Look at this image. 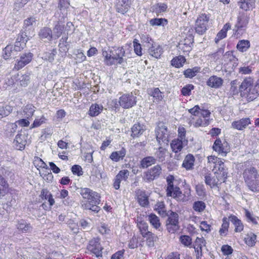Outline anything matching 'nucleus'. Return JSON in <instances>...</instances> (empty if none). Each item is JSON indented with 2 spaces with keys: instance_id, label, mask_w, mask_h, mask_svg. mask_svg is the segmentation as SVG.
<instances>
[{
  "instance_id": "obj_39",
  "label": "nucleus",
  "mask_w": 259,
  "mask_h": 259,
  "mask_svg": "<svg viewBox=\"0 0 259 259\" xmlns=\"http://www.w3.org/2000/svg\"><path fill=\"white\" fill-rule=\"evenodd\" d=\"M155 209L158 211L159 214L162 217H165L167 215V213L165 210V205L162 201L158 202L155 205Z\"/></svg>"
},
{
  "instance_id": "obj_63",
  "label": "nucleus",
  "mask_w": 259,
  "mask_h": 259,
  "mask_svg": "<svg viewBox=\"0 0 259 259\" xmlns=\"http://www.w3.org/2000/svg\"><path fill=\"white\" fill-rule=\"evenodd\" d=\"M130 172L127 169H123L120 170L118 174L116 175L121 181H126L129 176Z\"/></svg>"
},
{
  "instance_id": "obj_53",
  "label": "nucleus",
  "mask_w": 259,
  "mask_h": 259,
  "mask_svg": "<svg viewBox=\"0 0 259 259\" xmlns=\"http://www.w3.org/2000/svg\"><path fill=\"white\" fill-rule=\"evenodd\" d=\"M205 204L202 201H197L194 203L193 208L196 211L198 212L202 211L205 208Z\"/></svg>"
},
{
  "instance_id": "obj_21",
  "label": "nucleus",
  "mask_w": 259,
  "mask_h": 259,
  "mask_svg": "<svg viewBox=\"0 0 259 259\" xmlns=\"http://www.w3.org/2000/svg\"><path fill=\"white\" fill-rule=\"evenodd\" d=\"M255 0H240L238 2L240 8L247 11L252 10L255 7Z\"/></svg>"
},
{
  "instance_id": "obj_1",
  "label": "nucleus",
  "mask_w": 259,
  "mask_h": 259,
  "mask_svg": "<svg viewBox=\"0 0 259 259\" xmlns=\"http://www.w3.org/2000/svg\"><path fill=\"white\" fill-rule=\"evenodd\" d=\"M242 175L247 187L253 192H259V174L257 168L248 161L242 165Z\"/></svg>"
},
{
  "instance_id": "obj_44",
  "label": "nucleus",
  "mask_w": 259,
  "mask_h": 259,
  "mask_svg": "<svg viewBox=\"0 0 259 259\" xmlns=\"http://www.w3.org/2000/svg\"><path fill=\"white\" fill-rule=\"evenodd\" d=\"M245 216L248 222H251L254 225H257L258 217H255L253 214L247 209H245Z\"/></svg>"
},
{
  "instance_id": "obj_10",
  "label": "nucleus",
  "mask_w": 259,
  "mask_h": 259,
  "mask_svg": "<svg viewBox=\"0 0 259 259\" xmlns=\"http://www.w3.org/2000/svg\"><path fill=\"white\" fill-rule=\"evenodd\" d=\"M161 173V167L157 164L145 172V179L147 182H150L159 177Z\"/></svg>"
},
{
  "instance_id": "obj_23",
  "label": "nucleus",
  "mask_w": 259,
  "mask_h": 259,
  "mask_svg": "<svg viewBox=\"0 0 259 259\" xmlns=\"http://www.w3.org/2000/svg\"><path fill=\"white\" fill-rule=\"evenodd\" d=\"M64 30V25L58 21L52 30L53 38L57 39L60 37Z\"/></svg>"
},
{
  "instance_id": "obj_64",
  "label": "nucleus",
  "mask_w": 259,
  "mask_h": 259,
  "mask_svg": "<svg viewBox=\"0 0 259 259\" xmlns=\"http://www.w3.org/2000/svg\"><path fill=\"white\" fill-rule=\"evenodd\" d=\"M71 171L74 175L80 176L83 175L82 169L79 165H74L71 167Z\"/></svg>"
},
{
  "instance_id": "obj_7",
  "label": "nucleus",
  "mask_w": 259,
  "mask_h": 259,
  "mask_svg": "<svg viewBox=\"0 0 259 259\" xmlns=\"http://www.w3.org/2000/svg\"><path fill=\"white\" fill-rule=\"evenodd\" d=\"M156 135L157 140L160 144L161 141L162 143L167 144L168 142V133L167 127L162 122H159L156 129Z\"/></svg>"
},
{
  "instance_id": "obj_22",
  "label": "nucleus",
  "mask_w": 259,
  "mask_h": 259,
  "mask_svg": "<svg viewBox=\"0 0 259 259\" xmlns=\"http://www.w3.org/2000/svg\"><path fill=\"white\" fill-rule=\"evenodd\" d=\"M230 222L234 225L236 232H241L243 231L244 226L241 221L234 215H230Z\"/></svg>"
},
{
  "instance_id": "obj_48",
  "label": "nucleus",
  "mask_w": 259,
  "mask_h": 259,
  "mask_svg": "<svg viewBox=\"0 0 259 259\" xmlns=\"http://www.w3.org/2000/svg\"><path fill=\"white\" fill-rule=\"evenodd\" d=\"M137 226L140 230L142 235H144V234H147V232H150L148 230V224L143 221L139 222L137 223Z\"/></svg>"
},
{
  "instance_id": "obj_34",
  "label": "nucleus",
  "mask_w": 259,
  "mask_h": 259,
  "mask_svg": "<svg viewBox=\"0 0 259 259\" xmlns=\"http://www.w3.org/2000/svg\"><path fill=\"white\" fill-rule=\"evenodd\" d=\"M39 35L41 38H47L49 40L53 38L52 30L48 27L41 29L39 32Z\"/></svg>"
},
{
  "instance_id": "obj_40",
  "label": "nucleus",
  "mask_w": 259,
  "mask_h": 259,
  "mask_svg": "<svg viewBox=\"0 0 259 259\" xmlns=\"http://www.w3.org/2000/svg\"><path fill=\"white\" fill-rule=\"evenodd\" d=\"M12 111V107L9 105H0V119L9 115Z\"/></svg>"
},
{
  "instance_id": "obj_36",
  "label": "nucleus",
  "mask_w": 259,
  "mask_h": 259,
  "mask_svg": "<svg viewBox=\"0 0 259 259\" xmlns=\"http://www.w3.org/2000/svg\"><path fill=\"white\" fill-rule=\"evenodd\" d=\"M102 105L93 104L90 108L89 114L91 116H96L99 115L103 110Z\"/></svg>"
},
{
  "instance_id": "obj_4",
  "label": "nucleus",
  "mask_w": 259,
  "mask_h": 259,
  "mask_svg": "<svg viewBox=\"0 0 259 259\" xmlns=\"http://www.w3.org/2000/svg\"><path fill=\"white\" fill-rule=\"evenodd\" d=\"M125 50L123 47H118L110 51L109 56L106 57L109 59L107 65L111 66L116 63L121 64L124 61Z\"/></svg>"
},
{
  "instance_id": "obj_17",
  "label": "nucleus",
  "mask_w": 259,
  "mask_h": 259,
  "mask_svg": "<svg viewBox=\"0 0 259 259\" xmlns=\"http://www.w3.org/2000/svg\"><path fill=\"white\" fill-rule=\"evenodd\" d=\"M130 0H117L116 9L118 13H126L130 8Z\"/></svg>"
},
{
  "instance_id": "obj_26",
  "label": "nucleus",
  "mask_w": 259,
  "mask_h": 259,
  "mask_svg": "<svg viewBox=\"0 0 259 259\" xmlns=\"http://www.w3.org/2000/svg\"><path fill=\"white\" fill-rule=\"evenodd\" d=\"M156 162V159L153 156H147L143 158L140 161V167L146 168L154 164Z\"/></svg>"
},
{
  "instance_id": "obj_2",
  "label": "nucleus",
  "mask_w": 259,
  "mask_h": 259,
  "mask_svg": "<svg viewBox=\"0 0 259 259\" xmlns=\"http://www.w3.org/2000/svg\"><path fill=\"white\" fill-rule=\"evenodd\" d=\"M240 92L248 100H253L259 96V81L257 80L253 84L252 78L246 77L240 85Z\"/></svg>"
},
{
  "instance_id": "obj_14",
  "label": "nucleus",
  "mask_w": 259,
  "mask_h": 259,
  "mask_svg": "<svg viewBox=\"0 0 259 259\" xmlns=\"http://www.w3.org/2000/svg\"><path fill=\"white\" fill-rule=\"evenodd\" d=\"M250 17L246 13H240L237 17V22L235 26L234 30L237 32L240 30H244L247 25Z\"/></svg>"
},
{
  "instance_id": "obj_45",
  "label": "nucleus",
  "mask_w": 259,
  "mask_h": 259,
  "mask_svg": "<svg viewBox=\"0 0 259 259\" xmlns=\"http://www.w3.org/2000/svg\"><path fill=\"white\" fill-rule=\"evenodd\" d=\"M166 149L160 147L155 153L156 158L159 162H163L165 160Z\"/></svg>"
},
{
  "instance_id": "obj_5",
  "label": "nucleus",
  "mask_w": 259,
  "mask_h": 259,
  "mask_svg": "<svg viewBox=\"0 0 259 259\" xmlns=\"http://www.w3.org/2000/svg\"><path fill=\"white\" fill-rule=\"evenodd\" d=\"M166 216L168 217L166 221V229L169 233H175L180 229L179 215L177 212L170 211Z\"/></svg>"
},
{
  "instance_id": "obj_18",
  "label": "nucleus",
  "mask_w": 259,
  "mask_h": 259,
  "mask_svg": "<svg viewBox=\"0 0 259 259\" xmlns=\"http://www.w3.org/2000/svg\"><path fill=\"white\" fill-rule=\"evenodd\" d=\"M250 123V118H243L237 121H234L232 123V126L238 130H244L247 125Z\"/></svg>"
},
{
  "instance_id": "obj_13",
  "label": "nucleus",
  "mask_w": 259,
  "mask_h": 259,
  "mask_svg": "<svg viewBox=\"0 0 259 259\" xmlns=\"http://www.w3.org/2000/svg\"><path fill=\"white\" fill-rule=\"evenodd\" d=\"M27 143V136L24 131L21 130L18 131L16 136L13 143L16 148L19 150H22L25 148Z\"/></svg>"
},
{
  "instance_id": "obj_55",
  "label": "nucleus",
  "mask_w": 259,
  "mask_h": 259,
  "mask_svg": "<svg viewBox=\"0 0 259 259\" xmlns=\"http://www.w3.org/2000/svg\"><path fill=\"white\" fill-rule=\"evenodd\" d=\"M223 58L226 62H233L234 63L237 61V59L233 55L232 52L228 51L223 56Z\"/></svg>"
},
{
  "instance_id": "obj_46",
  "label": "nucleus",
  "mask_w": 259,
  "mask_h": 259,
  "mask_svg": "<svg viewBox=\"0 0 259 259\" xmlns=\"http://www.w3.org/2000/svg\"><path fill=\"white\" fill-rule=\"evenodd\" d=\"M180 241L182 244L186 247H191L192 241L191 238L188 235H182L180 237Z\"/></svg>"
},
{
  "instance_id": "obj_16",
  "label": "nucleus",
  "mask_w": 259,
  "mask_h": 259,
  "mask_svg": "<svg viewBox=\"0 0 259 259\" xmlns=\"http://www.w3.org/2000/svg\"><path fill=\"white\" fill-rule=\"evenodd\" d=\"M137 199L139 204L143 207L148 206L149 205L148 196L146 194L145 191L141 189H137L136 191Z\"/></svg>"
},
{
  "instance_id": "obj_49",
  "label": "nucleus",
  "mask_w": 259,
  "mask_h": 259,
  "mask_svg": "<svg viewBox=\"0 0 259 259\" xmlns=\"http://www.w3.org/2000/svg\"><path fill=\"white\" fill-rule=\"evenodd\" d=\"M100 196L99 194L96 192L93 191L91 193V197H90V199H88V203H94V204H99L100 202Z\"/></svg>"
},
{
  "instance_id": "obj_61",
  "label": "nucleus",
  "mask_w": 259,
  "mask_h": 259,
  "mask_svg": "<svg viewBox=\"0 0 259 259\" xmlns=\"http://www.w3.org/2000/svg\"><path fill=\"white\" fill-rule=\"evenodd\" d=\"M134 51L135 53L139 56H142V48L141 45L138 42V40L137 39H135L133 41Z\"/></svg>"
},
{
  "instance_id": "obj_54",
  "label": "nucleus",
  "mask_w": 259,
  "mask_h": 259,
  "mask_svg": "<svg viewBox=\"0 0 259 259\" xmlns=\"http://www.w3.org/2000/svg\"><path fill=\"white\" fill-rule=\"evenodd\" d=\"M30 73H26L22 75L19 78L20 83L21 86L26 87L30 82Z\"/></svg>"
},
{
  "instance_id": "obj_24",
  "label": "nucleus",
  "mask_w": 259,
  "mask_h": 259,
  "mask_svg": "<svg viewBox=\"0 0 259 259\" xmlns=\"http://www.w3.org/2000/svg\"><path fill=\"white\" fill-rule=\"evenodd\" d=\"M146 238V244L149 247H153L154 246L155 242L157 237L152 232H147L142 236Z\"/></svg>"
},
{
  "instance_id": "obj_51",
  "label": "nucleus",
  "mask_w": 259,
  "mask_h": 259,
  "mask_svg": "<svg viewBox=\"0 0 259 259\" xmlns=\"http://www.w3.org/2000/svg\"><path fill=\"white\" fill-rule=\"evenodd\" d=\"M34 108V106L31 104L27 105L25 106L24 109V112L27 118L31 117L33 115L34 112L35 111Z\"/></svg>"
},
{
  "instance_id": "obj_62",
  "label": "nucleus",
  "mask_w": 259,
  "mask_h": 259,
  "mask_svg": "<svg viewBox=\"0 0 259 259\" xmlns=\"http://www.w3.org/2000/svg\"><path fill=\"white\" fill-rule=\"evenodd\" d=\"M4 53L3 55L4 58L7 60L11 56L12 53H13V47L12 46L8 45L3 50Z\"/></svg>"
},
{
  "instance_id": "obj_42",
  "label": "nucleus",
  "mask_w": 259,
  "mask_h": 259,
  "mask_svg": "<svg viewBox=\"0 0 259 259\" xmlns=\"http://www.w3.org/2000/svg\"><path fill=\"white\" fill-rule=\"evenodd\" d=\"M200 71L199 67H194L192 69H187L184 71V75L186 78H192Z\"/></svg>"
},
{
  "instance_id": "obj_38",
  "label": "nucleus",
  "mask_w": 259,
  "mask_h": 259,
  "mask_svg": "<svg viewBox=\"0 0 259 259\" xmlns=\"http://www.w3.org/2000/svg\"><path fill=\"white\" fill-rule=\"evenodd\" d=\"M250 47V42L248 40H239L237 45V49L242 52L246 51Z\"/></svg>"
},
{
  "instance_id": "obj_6",
  "label": "nucleus",
  "mask_w": 259,
  "mask_h": 259,
  "mask_svg": "<svg viewBox=\"0 0 259 259\" xmlns=\"http://www.w3.org/2000/svg\"><path fill=\"white\" fill-rule=\"evenodd\" d=\"M209 17L205 13L199 15L195 21V32L199 35L203 34L207 29Z\"/></svg>"
},
{
  "instance_id": "obj_25",
  "label": "nucleus",
  "mask_w": 259,
  "mask_h": 259,
  "mask_svg": "<svg viewBox=\"0 0 259 259\" xmlns=\"http://www.w3.org/2000/svg\"><path fill=\"white\" fill-rule=\"evenodd\" d=\"M145 129L142 125L140 123L135 124L131 128V136L133 138L139 137L144 132Z\"/></svg>"
},
{
  "instance_id": "obj_35",
  "label": "nucleus",
  "mask_w": 259,
  "mask_h": 259,
  "mask_svg": "<svg viewBox=\"0 0 259 259\" xmlns=\"http://www.w3.org/2000/svg\"><path fill=\"white\" fill-rule=\"evenodd\" d=\"M149 94L152 96L157 102H159L163 99V93H162L158 88L151 89Z\"/></svg>"
},
{
  "instance_id": "obj_30",
  "label": "nucleus",
  "mask_w": 259,
  "mask_h": 259,
  "mask_svg": "<svg viewBox=\"0 0 259 259\" xmlns=\"http://www.w3.org/2000/svg\"><path fill=\"white\" fill-rule=\"evenodd\" d=\"M17 229L23 233H26L32 231V228L30 224L27 223L24 220H21L18 223Z\"/></svg>"
},
{
  "instance_id": "obj_12",
  "label": "nucleus",
  "mask_w": 259,
  "mask_h": 259,
  "mask_svg": "<svg viewBox=\"0 0 259 259\" xmlns=\"http://www.w3.org/2000/svg\"><path fill=\"white\" fill-rule=\"evenodd\" d=\"M212 148L223 156H226L230 151V146L227 142L222 143L220 139H217L214 142Z\"/></svg>"
},
{
  "instance_id": "obj_15",
  "label": "nucleus",
  "mask_w": 259,
  "mask_h": 259,
  "mask_svg": "<svg viewBox=\"0 0 259 259\" xmlns=\"http://www.w3.org/2000/svg\"><path fill=\"white\" fill-rule=\"evenodd\" d=\"M147 47L149 48L148 53L154 58H159L163 53V49L162 47L154 41H152L150 46L148 45L147 46Z\"/></svg>"
},
{
  "instance_id": "obj_8",
  "label": "nucleus",
  "mask_w": 259,
  "mask_h": 259,
  "mask_svg": "<svg viewBox=\"0 0 259 259\" xmlns=\"http://www.w3.org/2000/svg\"><path fill=\"white\" fill-rule=\"evenodd\" d=\"M136 97L132 93L124 94L119 99L120 106L124 109L132 108L136 104Z\"/></svg>"
},
{
  "instance_id": "obj_47",
  "label": "nucleus",
  "mask_w": 259,
  "mask_h": 259,
  "mask_svg": "<svg viewBox=\"0 0 259 259\" xmlns=\"http://www.w3.org/2000/svg\"><path fill=\"white\" fill-rule=\"evenodd\" d=\"M97 204L86 203L82 205V207L84 209H89L95 212H98L100 210V208Z\"/></svg>"
},
{
  "instance_id": "obj_32",
  "label": "nucleus",
  "mask_w": 259,
  "mask_h": 259,
  "mask_svg": "<svg viewBox=\"0 0 259 259\" xmlns=\"http://www.w3.org/2000/svg\"><path fill=\"white\" fill-rule=\"evenodd\" d=\"M40 197L42 199L48 200L50 206H52L55 203L52 195L47 189H44L41 190Z\"/></svg>"
},
{
  "instance_id": "obj_50",
  "label": "nucleus",
  "mask_w": 259,
  "mask_h": 259,
  "mask_svg": "<svg viewBox=\"0 0 259 259\" xmlns=\"http://www.w3.org/2000/svg\"><path fill=\"white\" fill-rule=\"evenodd\" d=\"M19 34L21 36L24 37V39H26V42L30 39V38H31L34 35L33 31L29 30L26 28H23Z\"/></svg>"
},
{
  "instance_id": "obj_20",
  "label": "nucleus",
  "mask_w": 259,
  "mask_h": 259,
  "mask_svg": "<svg viewBox=\"0 0 259 259\" xmlns=\"http://www.w3.org/2000/svg\"><path fill=\"white\" fill-rule=\"evenodd\" d=\"M195 158L191 154L187 155L183 161L182 166L186 170H191L193 168Z\"/></svg>"
},
{
  "instance_id": "obj_31",
  "label": "nucleus",
  "mask_w": 259,
  "mask_h": 259,
  "mask_svg": "<svg viewBox=\"0 0 259 259\" xmlns=\"http://www.w3.org/2000/svg\"><path fill=\"white\" fill-rule=\"evenodd\" d=\"M57 52L56 49H54L48 52H45L41 54V58L45 60H47L50 62H52L54 60V57L57 54Z\"/></svg>"
},
{
  "instance_id": "obj_41",
  "label": "nucleus",
  "mask_w": 259,
  "mask_h": 259,
  "mask_svg": "<svg viewBox=\"0 0 259 259\" xmlns=\"http://www.w3.org/2000/svg\"><path fill=\"white\" fill-rule=\"evenodd\" d=\"M167 6L163 3H159L154 5L153 7V11L156 13L157 15L159 14L164 12L166 11Z\"/></svg>"
},
{
  "instance_id": "obj_43",
  "label": "nucleus",
  "mask_w": 259,
  "mask_h": 259,
  "mask_svg": "<svg viewBox=\"0 0 259 259\" xmlns=\"http://www.w3.org/2000/svg\"><path fill=\"white\" fill-rule=\"evenodd\" d=\"M149 23L151 26H163L168 23L167 20L165 18H154L150 20Z\"/></svg>"
},
{
  "instance_id": "obj_58",
  "label": "nucleus",
  "mask_w": 259,
  "mask_h": 259,
  "mask_svg": "<svg viewBox=\"0 0 259 259\" xmlns=\"http://www.w3.org/2000/svg\"><path fill=\"white\" fill-rule=\"evenodd\" d=\"M93 191V190L88 188H81L80 194L84 199L88 200L90 199V197H91V193H92Z\"/></svg>"
},
{
  "instance_id": "obj_19",
  "label": "nucleus",
  "mask_w": 259,
  "mask_h": 259,
  "mask_svg": "<svg viewBox=\"0 0 259 259\" xmlns=\"http://www.w3.org/2000/svg\"><path fill=\"white\" fill-rule=\"evenodd\" d=\"M223 83V80L219 77L213 75L210 76L207 81V85L214 88H219Z\"/></svg>"
},
{
  "instance_id": "obj_9",
  "label": "nucleus",
  "mask_w": 259,
  "mask_h": 259,
  "mask_svg": "<svg viewBox=\"0 0 259 259\" xmlns=\"http://www.w3.org/2000/svg\"><path fill=\"white\" fill-rule=\"evenodd\" d=\"M33 57V54L30 52H25L20 54L19 59H17L14 66V69L19 70L29 63Z\"/></svg>"
},
{
  "instance_id": "obj_52",
  "label": "nucleus",
  "mask_w": 259,
  "mask_h": 259,
  "mask_svg": "<svg viewBox=\"0 0 259 259\" xmlns=\"http://www.w3.org/2000/svg\"><path fill=\"white\" fill-rule=\"evenodd\" d=\"M70 3L69 0H59L58 8L63 13L69 8Z\"/></svg>"
},
{
  "instance_id": "obj_60",
  "label": "nucleus",
  "mask_w": 259,
  "mask_h": 259,
  "mask_svg": "<svg viewBox=\"0 0 259 259\" xmlns=\"http://www.w3.org/2000/svg\"><path fill=\"white\" fill-rule=\"evenodd\" d=\"M197 194L200 197H203L206 195V191L204 186L203 184H198L195 187Z\"/></svg>"
},
{
  "instance_id": "obj_28",
  "label": "nucleus",
  "mask_w": 259,
  "mask_h": 259,
  "mask_svg": "<svg viewBox=\"0 0 259 259\" xmlns=\"http://www.w3.org/2000/svg\"><path fill=\"white\" fill-rule=\"evenodd\" d=\"M126 153V151L125 149L122 148L120 151L113 152L110 156V158L113 161L117 162L120 160V159H122L123 157L125 156Z\"/></svg>"
},
{
  "instance_id": "obj_57",
  "label": "nucleus",
  "mask_w": 259,
  "mask_h": 259,
  "mask_svg": "<svg viewBox=\"0 0 259 259\" xmlns=\"http://www.w3.org/2000/svg\"><path fill=\"white\" fill-rule=\"evenodd\" d=\"M219 163H217V165H219V169L218 171H220L222 173V177L224 178V180H226L227 177L228 172L227 171V169L225 166L224 162L221 160Z\"/></svg>"
},
{
  "instance_id": "obj_27",
  "label": "nucleus",
  "mask_w": 259,
  "mask_h": 259,
  "mask_svg": "<svg viewBox=\"0 0 259 259\" xmlns=\"http://www.w3.org/2000/svg\"><path fill=\"white\" fill-rule=\"evenodd\" d=\"M17 125L16 123H8L6 124L5 128L6 135L8 137L14 136L17 130Z\"/></svg>"
},
{
  "instance_id": "obj_33",
  "label": "nucleus",
  "mask_w": 259,
  "mask_h": 259,
  "mask_svg": "<svg viewBox=\"0 0 259 259\" xmlns=\"http://www.w3.org/2000/svg\"><path fill=\"white\" fill-rule=\"evenodd\" d=\"M170 146L172 151L175 152L176 153H177L183 148L182 140L179 139L172 140L170 144Z\"/></svg>"
},
{
  "instance_id": "obj_56",
  "label": "nucleus",
  "mask_w": 259,
  "mask_h": 259,
  "mask_svg": "<svg viewBox=\"0 0 259 259\" xmlns=\"http://www.w3.org/2000/svg\"><path fill=\"white\" fill-rule=\"evenodd\" d=\"M35 22V20L33 18H28L24 22L23 29H27L29 30L33 31V24Z\"/></svg>"
},
{
  "instance_id": "obj_37",
  "label": "nucleus",
  "mask_w": 259,
  "mask_h": 259,
  "mask_svg": "<svg viewBox=\"0 0 259 259\" xmlns=\"http://www.w3.org/2000/svg\"><path fill=\"white\" fill-rule=\"evenodd\" d=\"M185 62V58L183 56H179L172 59L171 64L173 66L179 68L183 66Z\"/></svg>"
},
{
  "instance_id": "obj_29",
  "label": "nucleus",
  "mask_w": 259,
  "mask_h": 259,
  "mask_svg": "<svg viewBox=\"0 0 259 259\" xmlns=\"http://www.w3.org/2000/svg\"><path fill=\"white\" fill-rule=\"evenodd\" d=\"M148 221L151 225L156 229L160 230L161 223L159 218L155 214L151 213L148 215Z\"/></svg>"
},
{
  "instance_id": "obj_59",
  "label": "nucleus",
  "mask_w": 259,
  "mask_h": 259,
  "mask_svg": "<svg viewBox=\"0 0 259 259\" xmlns=\"http://www.w3.org/2000/svg\"><path fill=\"white\" fill-rule=\"evenodd\" d=\"M194 87L191 84H189L184 87L181 90V93L183 95L187 96L191 94V92L193 90Z\"/></svg>"
},
{
  "instance_id": "obj_3",
  "label": "nucleus",
  "mask_w": 259,
  "mask_h": 259,
  "mask_svg": "<svg viewBox=\"0 0 259 259\" xmlns=\"http://www.w3.org/2000/svg\"><path fill=\"white\" fill-rule=\"evenodd\" d=\"M174 177L169 175L166 178L167 186L166 188V195L167 196L172 197L178 201H184L183 195L179 187L174 185Z\"/></svg>"
},
{
  "instance_id": "obj_11",
  "label": "nucleus",
  "mask_w": 259,
  "mask_h": 259,
  "mask_svg": "<svg viewBox=\"0 0 259 259\" xmlns=\"http://www.w3.org/2000/svg\"><path fill=\"white\" fill-rule=\"evenodd\" d=\"M87 249L90 252L93 253L97 257L102 256V249L100 243V239L98 238L92 239L87 246Z\"/></svg>"
}]
</instances>
